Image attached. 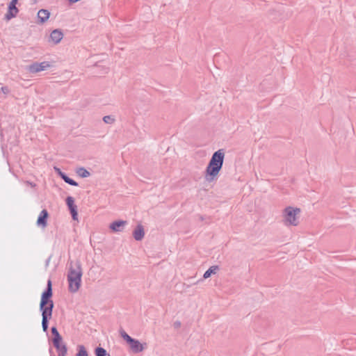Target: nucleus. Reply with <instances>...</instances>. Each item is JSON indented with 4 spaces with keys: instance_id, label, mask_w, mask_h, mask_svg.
I'll list each match as a JSON object with an SVG mask.
<instances>
[{
    "instance_id": "1",
    "label": "nucleus",
    "mask_w": 356,
    "mask_h": 356,
    "mask_svg": "<svg viewBox=\"0 0 356 356\" xmlns=\"http://www.w3.org/2000/svg\"><path fill=\"white\" fill-rule=\"evenodd\" d=\"M225 150L220 149L215 152L205 170V179L209 182L216 180L221 170L225 159Z\"/></svg>"
},
{
    "instance_id": "2",
    "label": "nucleus",
    "mask_w": 356,
    "mask_h": 356,
    "mask_svg": "<svg viewBox=\"0 0 356 356\" xmlns=\"http://www.w3.org/2000/svg\"><path fill=\"white\" fill-rule=\"evenodd\" d=\"M82 275L81 262L79 261H71L67 274L68 289L71 293H76L79 291L81 286Z\"/></svg>"
},
{
    "instance_id": "3",
    "label": "nucleus",
    "mask_w": 356,
    "mask_h": 356,
    "mask_svg": "<svg viewBox=\"0 0 356 356\" xmlns=\"http://www.w3.org/2000/svg\"><path fill=\"white\" fill-rule=\"evenodd\" d=\"M300 209L292 207H286L282 213L283 222L286 226H297Z\"/></svg>"
},
{
    "instance_id": "4",
    "label": "nucleus",
    "mask_w": 356,
    "mask_h": 356,
    "mask_svg": "<svg viewBox=\"0 0 356 356\" xmlns=\"http://www.w3.org/2000/svg\"><path fill=\"white\" fill-rule=\"evenodd\" d=\"M121 337L129 344L130 349L134 353L143 351L147 348V343H141L138 340L131 338L124 330H120Z\"/></svg>"
},
{
    "instance_id": "5",
    "label": "nucleus",
    "mask_w": 356,
    "mask_h": 356,
    "mask_svg": "<svg viewBox=\"0 0 356 356\" xmlns=\"http://www.w3.org/2000/svg\"><path fill=\"white\" fill-rule=\"evenodd\" d=\"M52 296V288H51V282L50 280L47 282V286L46 290L42 293L40 303V310H44V309L51 308L53 310L54 308V302L53 300H51Z\"/></svg>"
},
{
    "instance_id": "6",
    "label": "nucleus",
    "mask_w": 356,
    "mask_h": 356,
    "mask_svg": "<svg viewBox=\"0 0 356 356\" xmlns=\"http://www.w3.org/2000/svg\"><path fill=\"white\" fill-rule=\"evenodd\" d=\"M42 312V327L44 332H47L48 329L49 320L51 318L53 310L51 308L40 310Z\"/></svg>"
},
{
    "instance_id": "7",
    "label": "nucleus",
    "mask_w": 356,
    "mask_h": 356,
    "mask_svg": "<svg viewBox=\"0 0 356 356\" xmlns=\"http://www.w3.org/2000/svg\"><path fill=\"white\" fill-rule=\"evenodd\" d=\"M50 67L49 62L44 61L42 63H34L28 67V70L31 73H37L45 70Z\"/></svg>"
},
{
    "instance_id": "8",
    "label": "nucleus",
    "mask_w": 356,
    "mask_h": 356,
    "mask_svg": "<svg viewBox=\"0 0 356 356\" xmlns=\"http://www.w3.org/2000/svg\"><path fill=\"white\" fill-rule=\"evenodd\" d=\"M49 217V213L46 209H43L37 220V225L42 228H45L47 226V218Z\"/></svg>"
},
{
    "instance_id": "9",
    "label": "nucleus",
    "mask_w": 356,
    "mask_h": 356,
    "mask_svg": "<svg viewBox=\"0 0 356 356\" xmlns=\"http://www.w3.org/2000/svg\"><path fill=\"white\" fill-rule=\"evenodd\" d=\"M63 38V33L60 29H54L51 31L49 36V41L54 44H58Z\"/></svg>"
},
{
    "instance_id": "10",
    "label": "nucleus",
    "mask_w": 356,
    "mask_h": 356,
    "mask_svg": "<svg viewBox=\"0 0 356 356\" xmlns=\"http://www.w3.org/2000/svg\"><path fill=\"white\" fill-rule=\"evenodd\" d=\"M127 224L126 220H116L110 224L109 228L114 232H122Z\"/></svg>"
},
{
    "instance_id": "11",
    "label": "nucleus",
    "mask_w": 356,
    "mask_h": 356,
    "mask_svg": "<svg viewBox=\"0 0 356 356\" xmlns=\"http://www.w3.org/2000/svg\"><path fill=\"white\" fill-rule=\"evenodd\" d=\"M145 236L144 227L142 225H138L133 232V236L136 241H141Z\"/></svg>"
},
{
    "instance_id": "12",
    "label": "nucleus",
    "mask_w": 356,
    "mask_h": 356,
    "mask_svg": "<svg viewBox=\"0 0 356 356\" xmlns=\"http://www.w3.org/2000/svg\"><path fill=\"white\" fill-rule=\"evenodd\" d=\"M51 334L54 335L53 343L54 347H58V344L60 343L62 341V337L60 335L57 328L56 327H52L51 329Z\"/></svg>"
},
{
    "instance_id": "13",
    "label": "nucleus",
    "mask_w": 356,
    "mask_h": 356,
    "mask_svg": "<svg viewBox=\"0 0 356 356\" xmlns=\"http://www.w3.org/2000/svg\"><path fill=\"white\" fill-rule=\"evenodd\" d=\"M18 9L16 6L8 5V13L5 15V18L7 20H10L13 17H15L18 13Z\"/></svg>"
},
{
    "instance_id": "14",
    "label": "nucleus",
    "mask_w": 356,
    "mask_h": 356,
    "mask_svg": "<svg viewBox=\"0 0 356 356\" xmlns=\"http://www.w3.org/2000/svg\"><path fill=\"white\" fill-rule=\"evenodd\" d=\"M49 12L45 9H41L38 13V17L41 23H44L49 17Z\"/></svg>"
},
{
    "instance_id": "15",
    "label": "nucleus",
    "mask_w": 356,
    "mask_h": 356,
    "mask_svg": "<svg viewBox=\"0 0 356 356\" xmlns=\"http://www.w3.org/2000/svg\"><path fill=\"white\" fill-rule=\"evenodd\" d=\"M218 266H211L203 275L204 279H207L211 277V275H214L218 270Z\"/></svg>"
},
{
    "instance_id": "16",
    "label": "nucleus",
    "mask_w": 356,
    "mask_h": 356,
    "mask_svg": "<svg viewBox=\"0 0 356 356\" xmlns=\"http://www.w3.org/2000/svg\"><path fill=\"white\" fill-rule=\"evenodd\" d=\"M76 172L79 177L82 178L88 177L90 175V173L83 167L77 168Z\"/></svg>"
},
{
    "instance_id": "17",
    "label": "nucleus",
    "mask_w": 356,
    "mask_h": 356,
    "mask_svg": "<svg viewBox=\"0 0 356 356\" xmlns=\"http://www.w3.org/2000/svg\"><path fill=\"white\" fill-rule=\"evenodd\" d=\"M55 348L57 349L58 352V356H66L67 349L65 344L61 345L60 343H59L58 344V347Z\"/></svg>"
},
{
    "instance_id": "18",
    "label": "nucleus",
    "mask_w": 356,
    "mask_h": 356,
    "mask_svg": "<svg viewBox=\"0 0 356 356\" xmlns=\"http://www.w3.org/2000/svg\"><path fill=\"white\" fill-rule=\"evenodd\" d=\"M95 353L96 356H111L109 353H108L107 351L102 347L96 348Z\"/></svg>"
},
{
    "instance_id": "19",
    "label": "nucleus",
    "mask_w": 356,
    "mask_h": 356,
    "mask_svg": "<svg viewBox=\"0 0 356 356\" xmlns=\"http://www.w3.org/2000/svg\"><path fill=\"white\" fill-rule=\"evenodd\" d=\"M76 356H88V352L83 345H79L78 346V353H76Z\"/></svg>"
},
{
    "instance_id": "20",
    "label": "nucleus",
    "mask_w": 356,
    "mask_h": 356,
    "mask_svg": "<svg viewBox=\"0 0 356 356\" xmlns=\"http://www.w3.org/2000/svg\"><path fill=\"white\" fill-rule=\"evenodd\" d=\"M61 179H63L66 183H67L68 184H70L71 186H78V183L76 181H75L72 179L68 177L66 175H65Z\"/></svg>"
},
{
    "instance_id": "21",
    "label": "nucleus",
    "mask_w": 356,
    "mask_h": 356,
    "mask_svg": "<svg viewBox=\"0 0 356 356\" xmlns=\"http://www.w3.org/2000/svg\"><path fill=\"white\" fill-rule=\"evenodd\" d=\"M66 204H67L69 209L76 207V205L74 204V198L72 197H70V196H69V197H67L66 198Z\"/></svg>"
},
{
    "instance_id": "22",
    "label": "nucleus",
    "mask_w": 356,
    "mask_h": 356,
    "mask_svg": "<svg viewBox=\"0 0 356 356\" xmlns=\"http://www.w3.org/2000/svg\"><path fill=\"white\" fill-rule=\"evenodd\" d=\"M72 219L76 220L78 219L77 207L70 209Z\"/></svg>"
},
{
    "instance_id": "23",
    "label": "nucleus",
    "mask_w": 356,
    "mask_h": 356,
    "mask_svg": "<svg viewBox=\"0 0 356 356\" xmlns=\"http://www.w3.org/2000/svg\"><path fill=\"white\" fill-rule=\"evenodd\" d=\"M103 121L106 124H113L115 122V118L111 115H105L103 118Z\"/></svg>"
},
{
    "instance_id": "24",
    "label": "nucleus",
    "mask_w": 356,
    "mask_h": 356,
    "mask_svg": "<svg viewBox=\"0 0 356 356\" xmlns=\"http://www.w3.org/2000/svg\"><path fill=\"white\" fill-rule=\"evenodd\" d=\"M55 172L62 178L65 174L60 168L54 167Z\"/></svg>"
},
{
    "instance_id": "25",
    "label": "nucleus",
    "mask_w": 356,
    "mask_h": 356,
    "mask_svg": "<svg viewBox=\"0 0 356 356\" xmlns=\"http://www.w3.org/2000/svg\"><path fill=\"white\" fill-rule=\"evenodd\" d=\"M181 322H180V321H175V322L173 323V326H174V327H175V329H178V328H179V327H181Z\"/></svg>"
},
{
    "instance_id": "26",
    "label": "nucleus",
    "mask_w": 356,
    "mask_h": 356,
    "mask_svg": "<svg viewBox=\"0 0 356 356\" xmlns=\"http://www.w3.org/2000/svg\"><path fill=\"white\" fill-rule=\"evenodd\" d=\"M1 90L5 94H7L9 92V90L7 87H2Z\"/></svg>"
},
{
    "instance_id": "27",
    "label": "nucleus",
    "mask_w": 356,
    "mask_h": 356,
    "mask_svg": "<svg viewBox=\"0 0 356 356\" xmlns=\"http://www.w3.org/2000/svg\"><path fill=\"white\" fill-rule=\"evenodd\" d=\"M17 1L18 0H11V1L9 3V5H11L12 6H16V4L17 3Z\"/></svg>"
},
{
    "instance_id": "28",
    "label": "nucleus",
    "mask_w": 356,
    "mask_h": 356,
    "mask_svg": "<svg viewBox=\"0 0 356 356\" xmlns=\"http://www.w3.org/2000/svg\"><path fill=\"white\" fill-rule=\"evenodd\" d=\"M17 1L18 0H11V1L9 3V5H11L12 6H16V4L17 3Z\"/></svg>"
}]
</instances>
